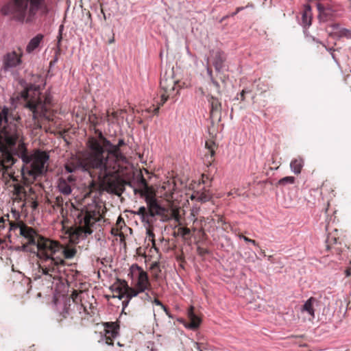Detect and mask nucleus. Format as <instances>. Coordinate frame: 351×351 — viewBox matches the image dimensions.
<instances>
[{
    "instance_id": "f257e3e1",
    "label": "nucleus",
    "mask_w": 351,
    "mask_h": 351,
    "mask_svg": "<svg viewBox=\"0 0 351 351\" xmlns=\"http://www.w3.org/2000/svg\"><path fill=\"white\" fill-rule=\"evenodd\" d=\"M100 137L103 144L94 138L88 141L89 162L97 171L101 187L109 193L119 195L122 185L117 173V162L126 163L127 158L119 147L101 134Z\"/></svg>"
},
{
    "instance_id": "f03ea898",
    "label": "nucleus",
    "mask_w": 351,
    "mask_h": 351,
    "mask_svg": "<svg viewBox=\"0 0 351 351\" xmlns=\"http://www.w3.org/2000/svg\"><path fill=\"white\" fill-rule=\"evenodd\" d=\"M21 117L8 107L0 110V167L7 173L16 160L12 154L21 136Z\"/></svg>"
},
{
    "instance_id": "7ed1b4c3",
    "label": "nucleus",
    "mask_w": 351,
    "mask_h": 351,
    "mask_svg": "<svg viewBox=\"0 0 351 351\" xmlns=\"http://www.w3.org/2000/svg\"><path fill=\"white\" fill-rule=\"evenodd\" d=\"M3 16L12 15L13 19L21 23H31L37 14L47 16L50 8L47 0H11L1 8Z\"/></svg>"
},
{
    "instance_id": "20e7f679",
    "label": "nucleus",
    "mask_w": 351,
    "mask_h": 351,
    "mask_svg": "<svg viewBox=\"0 0 351 351\" xmlns=\"http://www.w3.org/2000/svg\"><path fill=\"white\" fill-rule=\"evenodd\" d=\"M59 251L60 247L53 240H45L37 245L38 271L49 280L56 278L65 265V261L56 256Z\"/></svg>"
},
{
    "instance_id": "39448f33",
    "label": "nucleus",
    "mask_w": 351,
    "mask_h": 351,
    "mask_svg": "<svg viewBox=\"0 0 351 351\" xmlns=\"http://www.w3.org/2000/svg\"><path fill=\"white\" fill-rule=\"evenodd\" d=\"M21 97L25 101V107L32 112L33 119L46 117L48 112L47 106L51 101L50 94L41 95L40 86L31 84L21 92Z\"/></svg>"
},
{
    "instance_id": "423d86ee",
    "label": "nucleus",
    "mask_w": 351,
    "mask_h": 351,
    "mask_svg": "<svg viewBox=\"0 0 351 351\" xmlns=\"http://www.w3.org/2000/svg\"><path fill=\"white\" fill-rule=\"evenodd\" d=\"M24 165L21 168V174L28 175L34 180L45 174L48 170L47 162L49 160V154L45 151L36 149L34 154H29L28 152L18 156Z\"/></svg>"
},
{
    "instance_id": "0eeeda50",
    "label": "nucleus",
    "mask_w": 351,
    "mask_h": 351,
    "mask_svg": "<svg viewBox=\"0 0 351 351\" xmlns=\"http://www.w3.org/2000/svg\"><path fill=\"white\" fill-rule=\"evenodd\" d=\"M23 52L21 48L5 53L2 56L1 72L16 77L23 64Z\"/></svg>"
},
{
    "instance_id": "6e6552de",
    "label": "nucleus",
    "mask_w": 351,
    "mask_h": 351,
    "mask_svg": "<svg viewBox=\"0 0 351 351\" xmlns=\"http://www.w3.org/2000/svg\"><path fill=\"white\" fill-rule=\"evenodd\" d=\"M18 228H19V234L23 239L21 247L24 251L35 252L34 248L37 249L38 243L47 240L40 237L32 227H29L27 225L23 224Z\"/></svg>"
},
{
    "instance_id": "1a4fd4ad",
    "label": "nucleus",
    "mask_w": 351,
    "mask_h": 351,
    "mask_svg": "<svg viewBox=\"0 0 351 351\" xmlns=\"http://www.w3.org/2000/svg\"><path fill=\"white\" fill-rule=\"evenodd\" d=\"M128 276L133 281H136V287L140 289V291L145 292V290L151 289V284L149 280L148 274L137 264H133L130 268Z\"/></svg>"
},
{
    "instance_id": "9d476101",
    "label": "nucleus",
    "mask_w": 351,
    "mask_h": 351,
    "mask_svg": "<svg viewBox=\"0 0 351 351\" xmlns=\"http://www.w3.org/2000/svg\"><path fill=\"white\" fill-rule=\"evenodd\" d=\"M134 192L135 194L139 193L141 197H145V201L147 204V213L149 219L154 217L156 215L162 216L165 215L166 209L161 206L157 199L149 194L147 192L143 191L141 189H134Z\"/></svg>"
},
{
    "instance_id": "9b49d317",
    "label": "nucleus",
    "mask_w": 351,
    "mask_h": 351,
    "mask_svg": "<svg viewBox=\"0 0 351 351\" xmlns=\"http://www.w3.org/2000/svg\"><path fill=\"white\" fill-rule=\"evenodd\" d=\"M97 221L95 215L86 213L83 218L80 220L79 227L75 230L74 234L76 235V239H84L88 235L93 233V227Z\"/></svg>"
},
{
    "instance_id": "f8f14e48",
    "label": "nucleus",
    "mask_w": 351,
    "mask_h": 351,
    "mask_svg": "<svg viewBox=\"0 0 351 351\" xmlns=\"http://www.w3.org/2000/svg\"><path fill=\"white\" fill-rule=\"evenodd\" d=\"M64 169L69 173H74L77 171L89 172L90 169H94L89 162V153L84 159L72 158L65 164Z\"/></svg>"
},
{
    "instance_id": "ddd939ff",
    "label": "nucleus",
    "mask_w": 351,
    "mask_h": 351,
    "mask_svg": "<svg viewBox=\"0 0 351 351\" xmlns=\"http://www.w3.org/2000/svg\"><path fill=\"white\" fill-rule=\"evenodd\" d=\"M160 86L165 91V93L161 96L162 104H163L175 90L176 81L172 77L167 78L165 74L161 77Z\"/></svg>"
},
{
    "instance_id": "4468645a",
    "label": "nucleus",
    "mask_w": 351,
    "mask_h": 351,
    "mask_svg": "<svg viewBox=\"0 0 351 351\" xmlns=\"http://www.w3.org/2000/svg\"><path fill=\"white\" fill-rule=\"evenodd\" d=\"M105 326L106 343L112 346L113 339L116 338L118 335V326L114 322H106Z\"/></svg>"
},
{
    "instance_id": "2eb2a0df",
    "label": "nucleus",
    "mask_w": 351,
    "mask_h": 351,
    "mask_svg": "<svg viewBox=\"0 0 351 351\" xmlns=\"http://www.w3.org/2000/svg\"><path fill=\"white\" fill-rule=\"evenodd\" d=\"M317 10L319 11V18L320 21H331L335 17V10L330 7H326L322 4H317Z\"/></svg>"
},
{
    "instance_id": "dca6fc26",
    "label": "nucleus",
    "mask_w": 351,
    "mask_h": 351,
    "mask_svg": "<svg viewBox=\"0 0 351 351\" xmlns=\"http://www.w3.org/2000/svg\"><path fill=\"white\" fill-rule=\"evenodd\" d=\"M226 60V56L222 51H217L214 53L213 64L217 73H221Z\"/></svg>"
},
{
    "instance_id": "f3484780",
    "label": "nucleus",
    "mask_w": 351,
    "mask_h": 351,
    "mask_svg": "<svg viewBox=\"0 0 351 351\" xmlns=\"http://www.w3.org/2000/svg\"><path fill=\"white\" fill-rule=\"evenodd\" d=\"M208 102L210 104V117H220L221 104L219 99L217 97L210 96V99H208Z\"/></svg>"
},
{
    "instance_id": "a211bd4d",
    "label": "nucleus",
    "mask_w": 351,
    "mask_h": 351,
    "mask_svg": "<svg viewBox=\"0 0 351 351\" xmlns=\"http://www.w3.org/2000/svg\"><path fill=\"white\" fill-rule=\"evenodd\" d=\"M189 323L186 324V327L191 329H196L200 324L199 317L194 313L193 307H191L187 313Z\"/></svg>"
},
{
    "instance_id": "6ab92c4d",
    "label": "nucleus",
    "mask_w": 351,
    "mask_h": 351,
    "mask_svg": "<svg viewBox=\"0 0 351 351\" xmlns=\"http://www.w3.org/2000/svg\"><path fill=\"white\" fill-rule=\"evenodd\" d=\"M123 283L125 286V293L119 296V299H122L125 296L126 299L131 300L132 298L137 296L139 293H144L143 291H140V289H137V287H136L135 289L129 287L125 280H123Z\"/></svg>"
},
{
    "instance_id": "aec40b11",
    "label": "nucleus",
    "mask_w": 351,
    "mask_h": 351,
    "mask_svg": "<svg viewBox=\"0 0 351 351\" xmlns=\"http://www.w3.org/2000/svg\"><path fill=\"white\" fill-rule=\"evenodd\" d=\"M55 243L60 247V251L58 252V254L60 253L61 254H63L64 258L71 259L75 256V254L77 253V250L75 248L64 247L59 242L56 241H55Z\"/></svg>"
},
{
    "instance_id": "412c9836",
    "label": "nucleus",
    "mask_w": 351,
    "mask_h": 351,
    "mask_svg": "<svg viewBox=\"0 0 351 351\" xmlns=\"http://www.w3.org/2000/svg\"><path fill=\"white\" fill-rule=\"evenodd\" d=\"M58 189L60 193L64 195H69L72 192L70 183H69L63 177H61L58 180Z\"/></svg>"
},
{
    "instance_id": "4be33fe9",
    "label": "nucleus",
    "mask_w": 351,
    "mask_h": 351,
    "mask_svg": "<svg viewBox=\"0 0 351 351\" xmlns=\"http://www.w3.org/2000/svg\"><path fill=\"white\" fill-rule=\"evenodd\" d=\"M132 213L134 215H138L141 221L145 224L150 226L153 223L152 219H149L147 213V208L145 206H141L137 210L132 211Z\"/></svg>"
},
{
    "instance_id": "5701e85b",
    "label": "nucleus",
    "mask_w": 351,
    "mask_h": 351,
    "mask_svg": "<svg viewBox=\"0 0 351 351\" xmlns=\"http://www.w3.org/2000/svg\"><path fill=\"white\" fill-rule=\"evenodd\" d=\"M43 38V35L41 34H37L36 36L32 38L28 43L26 47V51L27 53H32L40 45V42Z\"/></svg>"
},
{
    "instance_id": "b1692460",
    "label": "nucleus",
    "mask_w": 351,
    "mask_h": 351,
    "mask_svg": "<svg viewBox=\"0 0 351 351\" xmlns=\"http://www.w3.org/2000/svg\"><path fill=\"white\" fill-rule=\"evenodd\" d=\"M316 302L315 298L311 297L308 299L303 304L301 311L302 312H306L313 317H315V310L313 308V304Z\"/></svg>"
},
{
    "instance_id": "393cba45",
    "label": "nucleus",
    "mask_w": 351,
    "mask_h": 351,
    "mask_svg": "<svg viewBox=\"0 0 351 351\" xmlns=\"http://www.w3.org/2000/svg\"><path fill=\"white\" fill-rule=\"evenodd\" d=\"M304 165V160L301 157L293 159L290 163V168L295 174H299L301 172Z\"/></svg>"
},
{
    "instance_id": "a878e982",
    "label": "nucleus",
    "mask_w": 351,
    "mask_h": 351,
    "mask_svg": "<svg viewBox=\"0 0 351 351\" xmlns=\"http://www.w3.org/2000/svg\"><path fill=\"white\" fill-rule=\"evenodd\" d=\"M312 14L310 6H308L302 13V23L304 27H308L311 25Z\"/></svg>"
},
{
    "instance_id": "bb28decb",
    "label": "nucleus",
    "mask_w": 351,
    "mask_h": 351,
    "mask_svg": "<svg viewBox=\"0 0 351 351\" xmlns=\"http://www.w3.org/2000/svg\"><path fill=\"white\" fill-rule=\"evenodd\" d=\"M330 34L335 38H346L351 39V30L345 27H342L341 29L337 32H331Z\"/></svg>"
},
{
    "instance_id": "cd10ccee",
    "label": "nucleus",
    "mask_w": 351,
    "mask_h": 351,
    "mask_svg": "<svg viewBox=\"0 0 351 351\" xmlns=\"http://www.w3.org/2000/svg\"><path fill=\"white\" fill-rule=\"evenodd\" d=\"M6 222L9 225V230H12L14 228H16L17 226L14 225L12 222L9 220V215L7 214L0 217V230H4L6 228Z\"/></svg>"
},
{
    "instance_id": "c85d7f7f",
    "label": "nucleus",
    "mask_w": 351,
    "mask_h": 351,
    "mask_svg": "<svg viewBox=\"0 0 351 351\" xmlns=\"http://www.w3.org/2000/svg\"><path fill=\"white\" fill-rule=\"evenodd\" d=\"M191 199L204 203L208 202L210 199V196L209 194H207L206 193L197 192L195 194H193L191 195Z\"/></svg>"
},
{
    "instance_id": "c756f323",
    "label": "nucleus",
    "mask_w": 351,
    "mask_h": 351,
    "mask_svg": "<svg viewBox=\"0 0 351 351\" xmlns=\"http://www.w3.org/2000/svg\"><path fill=\"white\" fill-rule=\"evenodd\" d=\"M294 181H295V178L293 176H286V177L281 178L278 181V184L285 186L288 184H293Z\"/></svg>"
},
{
    "instance_id": "7c9ffc66",
    "label": "nucleus",
    "mask_w": 351,
    "mask_h": 351,
    "mask_svg": "<svg viewBox=\"0 0 351 351\" xmlns=\"http://www.w3.org/2000/svg\"><path fill=\"white\" fill-rule=\"evenodd\" d=\"M27 152V149L26 148L25 144L23 142H21L19 143L17 149L16 151V154L19 156V154H24Z\"/></svg>"
},
{
    "instance_id": "2f4dec72",
    "label": "nucleus",
    "mask_w": 351,
    "mask_h": 351,
    "mask_svg": "<svg viewBox=\"0 0 351 351\" xmlns=\"http://www.w3.org/2000/svg\"><path fill=\"white\" fill-rule=\"evenodd\" d=\"M64 202V199L61 195H58L55 198L54 201V206H57L58 208H60L63 209V205Z\"/></svg>"
},
{
    "instance_id": "473e14b6",
    "label": "nucleus",
    "mask_w": 351,
    "mask_h": 351,
    "mask_svg": "<svg viewBox=\"0 0 351 351\" xmlns=\"http://www.w3.org/2000/svg\"><path fill=\"white\" fill-rule=\"evenodd\" d=\"M215 143L213 142L210 143H206V147L208 149V151L209 152V156L210 158H213L215 155V150H214Z\"/></svg>"
},
{
    "instance_id": "72a5a7b5",
    "label": "nucleus",
    "mask_w": 351,
    "mask_h": 351,
    "mask_svg": "<svg viewBox=\"0 0 351 351\" xmlns=\"http://www.w3.org/2000/svg\"><path fill=\"white\" fill-rule=\"evenodd\" d=\"M146 234H147V237H148V239L149 241H151L154 244V243H155V240H154L155 234L153 232V230H152V229L151 228H147Z\"/></svg>"
},
{
    "instance_id": "f704fd0d",
    "label": "nucleus",
    "mask_w": 351,
    "mask_h": 351,
    "mask_svg": "<svg viewBox=\"0 0 351 351\" xmlns=\"http://www.w3.org/2000/svg\"><path fill=\"white\" fill-rule=\"evenodd\" d=\"M239 238L243 239L247 243H252L255 246L258 245L255 240L251 239L244 235L240 234Z\"/></svg>"
},
{
    "instance_id": "c9c22d12",
    "label": "nucleus",
    "mask_w": 351,
    "mask_h": 351,
    "mask_svg": "<svg viewBox=\"0 0 351 351\" xmlns=\"http://www.w3.org/2000/svg\"><path fill=\"white\" fill-rule=\"evenodd\" d=\"M138 182H139L140 185L142 186L145 189V191L147 192L148 186H147L146 180L143 176H141L138 180Z\"/></svg>"
},
{
    "instance_id": "e433bc0d",
    "label": "nucleus",
    "mask_w": 351,
    "mask_h": 351,
    "mask_svg": "<svg viewBox=\"0 0 351 351\" xmlns=\"http://www.w3.org/2000/svg\"><path fill=\"white\" fill-rule=\"evenodd\" d=\"M210 82L213 84V86L215 87V88L217 90V92L219 94H220L221 93V90H220V85H219V82H217L214 78H212Z\"/></svg>"
},
{
    "instance_id": "4c0bfd02",
    "label": "nucleus",
    "mask_w": 351,
    "mask_h": 351,
    "mask_svg": "<svg viewBox=\"0 0 351 351\" xmlns=\"http://www.w3.org/2000/svg\"><path fill=\"white\" fill-rule=\"evenodd\" d=\"M153 302L157 306H160L165 312H167V307L165 305H163L162 303L159 300L154 299Z\"/></svg>"
},
{
    "instance_id": "58836bf2",
    "label": "nucleus",
    "mask_w": 351,
    "mask_h": 351,
    "mask_svg": "<svg viewBox=\"0 0 351 351\" xmlns=\"http://www.w3.org/2000/svg\"><path fill=\"white\" fill-rule=\"evenodd\" d=\"M180 230L183 236L189 235L191 234V230L188 228H181Z\"/></svg>"
},
{
    "instance_id": "ea45409f",
    "label": "nucleus",
    "mask_w": 351,
    "mask_h": 351,
    "mask_svg": "<svg viewBox=\"0 0 351 351\" xmlns=\"http://www.w3.org/2000/svg\"><path fill=\"white\" fill-rule=\"evenodd\" d=\"M330 27L332 28V29L333 31L332 32L339 31V29H341L342 28L340 27V25L339 23H332L330 25Z\"/></svg>"
},
{
    "instance_id": "a19ab883",
    "label": "nucleus",
    "mask_w": 351,
    "mask_h": 351,
    "mask_svg": "<svg viewBox=\"0 0 351 351\" xmlns=\"http://www.w3.org/2000/svg\"><path fill=\"white\" fill-rule=\"evenodd\" d=\"M199 208H193L191 210V215L193 217V221H195L197 218L195 216L198 214Z\"/></svg>"
},
{
    "instance_id": "79ce46f5",
    "label": "nucleus",
    "mask_w": 351,
    "mask_h": 351,
    "mask_svg": "<svg viewBox=\"0 0 351 351\" xmlns=\"http://www.w3.org/2000/svg\"><path fill=\"white\" fill-rule=\"evenodd\" d=\"M250 90H245V89H243L241 93H240V97H241V101H244L245 100V94L247 93H250Z\"/></svg>"
},
{
    "instance_id": "37998d69",
    "label": "nucleus",
    "mask_w": 351,
    "mask_h": 351,
    "mask_svg": "<svg viewBox=\"0 0 351 351\" xmlns=\"http://www.w3.org/2000/svg\"><path fill=\"white\" fill-rule=\"evenodd\" d=\"M141 299L143 300L150 301L152 298H151V296L149 295V294L148 293H145L141 296Z\"/></svg>"
},
{
    "instance_id": "c03bdc74",
    "label": "nucleus",
    "mask_w": 351,
    "mask_h": 351,
    "mask_svg": "<svg viewBox=\"0 0 351 351\" xmlns=\"http://www.w3.org/2000/svg\"><path fill=\"white\" fill-rule=\"evenodd\" d=\"M206 71H207V73H208L210 80H212V78H214L213 76L212 69L209 66L207 67Z\"/></svg>"
},
{
    "instance_id": "a18cd8bd",
    "label": "nucleus",
    "mask_w": 351,
    "mask_h": 351,
    "mask_svg": "<svg viewBox=\"0 0 351 351\" xmlns=\"http://www.w3.org/2000/svg\"><path fill=\"white\" fill-rule=\"evenodd\" d=\"M125 145V141L123 139H119L118 143L116 145L117 146L121 147V146Z\"/></svg>"
},
{
    "instance_id": "49530a36",
    "label": "nucleus",
    "mask_w": 351,
    "mask_h": 351,
    "mask_svg": "<svg viewBox=\"0 0 351 351\" xmlns=\"http://www.w3.org/2000/svg\"><path fill=\"white\" fill-rule=\"evenodd\" d=\"M65 179L69 183L74 182L75 180V179L71 176H68L67 178Z\"/></svg>"
},
{
    "instance_id": "de8ad7c7",
    "label": "nucleus",
    "mask_w": 351,
    "mask_h": 351,
    "mask_svg": "<svg viewBox=\"0 0 351 351\" xmlns=\"http://www.w3.org/2000/svg\"><path fill=\"white\" fill-rule=\"evenodd\" d=\"M130 300L127 299L126 300H124V301L123 302V308H124V307H125V306L128 304V303H129Z\"/></svg>"
},
{
    "instance_id": "09e8293b",
    "label": "nucleus",
    "mask_w": 351,
    "mask_h": 351,
    "mask_svg": "<svg viewBox=\"0 0 351 351\" xmlns=\"http://www.w3.org/2000/svg\"><path fill=\"white\" fill-rule=\"evenodd\" d=\"M322 45L326 48V49L327 51H330V52H331L332 51H333V49H332V48H327L324 44L322 43Z\"/></svg>"
},
{
    "instance_id": "8fccbe9b",
    "label": "nucleus",
    "mask_w": 351,
    "mask_h": 351,
    "mask_svg": "<svg viewBox=\"0 0 351 351\" xmlns=\"http://www.w3.org/2000/svg\"><path fill=\"white\" fill-rule=\"evenodd\" d=\"M158 111H159V108L158 107L154 109V113L155 114H158Z\"/></svg>"
},
{
    "instance_id": "3c124183",
    "label": "nucleus",
    "mask_w": 351,
    "mask_h": 351,
    "mask_svg": "<svg viewBox=\"0 0 351 351\" xmlns=\"http://www.w3.org/2000/svg\"><path fill=\"white\" fill-rule=\"evenodd\" d=\"M350 274H351L350 271V270H348V269H347V270L346 271V276H350Z\"/></svg>"
},
{
    "instance_id": "603ef678",
    "label": "nucleus",
    "mask_w": 351,
    "mask_h": 351,
    "mask_svg": "<svg viewBox=\"0 0 351 351\" xmlns=\"http://www.w3.org/2000/svg\"><path fill=\"white\" fill-rule=\"evenodd\" d=\"M242 10H243V7H239V8H237V12H240Z\"/></svg>"
},
{
    "instance_id": "864d4df0",
    "label": "nucleus",
    "mask_w": 351,
    "mask_h": 351,
    "mask_svg": "<svg viewBox=\"0 0 351 351\" xmlns=\"http://www.w3.org/2000/svg\"><path fill=\"white\" fill-rule=\"evenodd\" d=\"M114 41V37L109 40V43H112Z\"/></svg>"
},
{
    "instance_id": "5fc2aeb1",
    "label": "nucleus",
    "mask_w": 351,
    "mask_h": 351,
    "mask_svg": "<svg viewBox=\"0 0 351 351\" xmlns=\"http://www.w3.org/2000/svg\"><path fill=\"white\" fill-rule=\"evenodd\" d=\"M238 12H237V10H236L234 12H233V13L232 14V16H234V15H236Z\"/></svg>"
},
{
    "instance_id": "6e6d98bb",
    "label": "nucleus",
    "mask_w": 351,
    "mask_h": 351,
    "mask_svg": "<svg viewBox=\"0 0 351 351\" xmlns=\"http://www.w3.org/2000/svg\"><path fill=\"white\" fill-rule=\"evenodd\" d=\"M238 12H237V10H236L234 12H233V13L232 14V16H234V15H236Z\"/></svg>"
},
{
    "instance_id": "4d7b16f0",
    "label": "nucleus",
    "mask_w": 351,
    "mask_h": 351,
    "mask_svg": "<svg viewBox=\"0 0 351 351\" xmlns=\"http://www.w3.org/2000/svg\"><path fill=\"white\" fill-rule=\"evenodd\" d=\"M101 12H102V13H103V14H104V19H106V14H104V11H103V10H101Z\"/></svg>"
},
{
    "instance_id": "13d9d810",
    "label": "nucleus",
    "mask_w": 351,
    "mask_h": 351,
    "mask_svg": "<svg viewBox=\"0 0 351 351\" xmlns=\"http://www.w3.org/2000/svg\"><path fill=\"white\" fill-rule=\"evenodd\" d=\"M331 56H332V58L336 61L335 58V55L332 52H331Z\"/></svg>"
},
{
    "instance_id": "bf43d9fd",
    "label": "nucleus",
    "mask_w": 351,
    "mask_h": 351,
    "mask_svg": "<svg viewBox=\"0 0 351 351\" xmlns=\"http://www.w3.org/2000/svg\"><path fill=\"white\" fill-rule=\"evenodd\" d=\"M239 98V95H237V96L234 98L235 100H238Z\"/></svg>"
},
{
    "instance_id": "052dcab7",
    "label": "nucleus",
    "mask_w": 351,
    "mask_h": 351,
    "mask_svg": "<svg viewBox=\"0 0 351 351\" xmlns=\"http://www.w3.org/2000/svg\"><path fill=\"white\" fill-rule=\"evenodd\" d=\"M232 194H233V192H230V193H229L228 195H232Z\"/></svg>"
},
{
    "instance_id": "680f3d73",
    "label": "nucleus",
    "mask_w": 351,
    "mask_h": 351,
    "mask_svg": "<svg viewBox=\"0 0 351 351\" xmlns=\"http://www.w3.org/2000/svg\"><path fill=\"white\" fill-rule=\"evenodd\" d=\"M313 40L316 41L317 43H319L317 40H315V38H313Z\"/></svg>"
}]
</instances>
